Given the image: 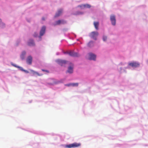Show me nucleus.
Masks as SVG:
<instances>
[{"instance_id": "30", "label": "nucleus", "mask_w": 148, "mask_h": 148, "mask_svg": "<svg viewBox=\"0 0 148 148\" xmlns=\"http://www.w3.org/2000/svg\"><path fill=\"white\" fill-rule=\"evenodd\" d=\"M147 63H148V61Z\"/></svg>"}, {"instance_id": "28", "label": "nucleus", "mask_w": 148, "mask_h": 148, "mask_svg": "<svg viewBox=\"0 0 148 148\" xmlns=\"http://www.w3.org/2000/svg\"><path fill=\"white\" fill-rule=\"evenodd\" d=\"M37 34H35V35H34V36H35V37H36V36H37Z\"/></svg>"}, {"instance_id": "18", "label": "nucleus", "mask_w": 148, "mask_h": 148, "mask_svg": "<svg viewBox=\"0 0 148 148\" xmlns=\"http://www.w3.org/2000/svg\"><path fill=\"white\" fill-rule=\"evenodd\" d=\"M5 26V24L2 22L1 20L0 19V27H3Z\"/></svg>"}, {"instance_id": "11", "label": "nucleus", "mask_w": 148, "mask_h": 148, "mask_svg": "<svg viewBox=\"0 0 148 148\" xmlns=\"http://www.w3.org/2000/svg\"><path fill=\"white\" fill-rule=\"evenodd\" d=\"M73 65H71V66L69 67L67 70V72L70 73H73Z\"/></svg>"}, {"instance_id": "12", "label": "nucleus", "mask_w": 148, "mask_h": 148, "mask_svg": "<svg viewBox=\"0 0 148 148\" xmlns=\"http://www.w3.org/2000/svg\"><path fill=\"white\" fill-rule=\"evenodd\" d=\"M62 9H59L58 11V12L56 13L55 17H56L60 16L62 14Z\"/></svg>"}, {"instance_id": "26", "label": "nucleus", "mask_w": 148, "mask_h": 148, "mask_svg": "<svg viewBox=\"0 0 148 148\" xmlns=\"http://www.w3.org/2000/svg\"><path fill=\"white\" fill-rule=\"evenodd\" d=\"M78 6L79 7H80V8H84L83 6V4H82L81 5H79Z\"/></svg>"}, {"instance_id": "7", "label": "nucleus", "mask_w": 148, "mask_h": 148, "mask_svg": "<svg viewBox=\"0 0 148 148\" xmlns=\"http://www.w3.org/2000/svg\"><path fill=\"white\" fill-rule=\"evenodd\" d=\"M69 55L73 57H77L78 56V54L73 51H70L69 53Z\"/></svg>"}, {"instance_id": "3", "label": "nucleus", "mask_w": 148, "mask_h": 148, "mask_svg": "<svg viewBox=\"0 0 148 148\" xmlns=\"http://www.w3.org/2000/svg\"><path fill=\"white\" fill-rule=\"evenodd\" d=\"M129 66L132 67L133 68H136L140 66V64L137 62H133L129 63L128 64Z\"/></svg>"}, {"instance_id": "22", "label": "nucleus", "mask_w": 148, "mask_h": 148, "mask_svg": "<svg viewBox=\"0 0 148 148\" xmlns=\"http://www.w3.org/2000/svg\"><path fill=\"white\" fill-rule=\"evenodd\" d=\"M107 39V37L105 36H103V41H106Z\"/></svg>"}, {"instance_id": "5", "label": "nucleus", "mask_w": 148, "mask_h": 148, "mask_svg": "<svg viewBox=\"0 0 148 148\" xmlns=\"http://www.w3.org/2000/svg\"><path fill=\"white\" fill-rule=\"evenodd\" d=\"M66 22L64 20H58L56 21L55 24H54V25H60L61 24H64L66 23Z\"/></svg>"}, {"instance_id": "24", "label": "nucleus", "mask_w": 148, "mask_h": 148, "mask_svg": "<svg viewBox=\"0 0 148 148\" xmlns=\"http://www.w3.org/2000/svg\"><path fill=\"white\" fill-rule=\"evenodd\" d=\"M65 86H71V83H70V84H66Z\"/></svg>"}, {"instance_id": "15", "label": "nucleus", "mask_w": 148, "mask_h": 148, "mask_svg": "<svg viewBox=\"0 0 148 148\" xmlns=\"http://www.w3.org/2000/svg\"><path fill=\"white\" fill-rule=\"evenodd\" d=\"M28 45L29 46H32L34 45V43L33 40H31L30 42L28 43Z\"/></svg>"}, {"instance_id": "16", "label": "nucleus", "mask_w": 148, "mask_h": 148, "mask_svg": "<svg viewBox=\"0 0 148 148\" xmlns=\"http://www.w3.org/2000/svg\"><path fill=\"white\" fill-rule=\"evenodd\" d=\"M83 5L84 8H90L91 7L90 5L88 4H83Z\"/></svg>"}, {"instance_id": "23", "label": "nucleus", "mask_w": 148, "mask_h": 148, "mask_svg": "<svg viewBox=\"0 0 148 148\" xmlns=\"http://www.w3.org/2000/svg\"><path fill=\"white\" fill-rule=\"evenodd\" d=\"M42 71H45V72H46L47 73H49V71H48V70H44V69H42Z\"/></svg>"}, {"instance_id": "20", "label": "nucleus", "mask_w": 148, "mask_h": 148, "mask_svg": "<svg viewBox=\"0 0 148 148\" xmlns=\"http://www.w3.org/2000/svg\"><path fill=\"white\" fill-rule=\"evenodd\" d=\"M25 52H23L22 53V55L21 56V57L22 59H24V57H23V55H25Z\"/></svg>"}, {"instance_id": "21", "label": "nucleus", "mask_w": 148, "mask_h": 148, "mask_svg": "<svg viewBox=\"0 0 148 148\" xmlns=\"http://www.w3.org/2000/svg\"><path fill=\"white\" fill-rule=\"evenodd\" d=\"M15 66V67H16L20 69L22 71H23L24 70L22 67H19V66Z\"/></svg>"}, {"instance_id": "27", "label": "nucleus", "mask_w": 148, "mask_h": 148, "mask_svg": "<svg viewBox=\"0 0 148 148\" xmlns=\"http://www.w3.org/2000/svg\"><path fill=\"white\" fill-rule=\"evenodd\" d=\"M69 51H66L64 52V53L65 54H69Z\"/></svg>"}, {"instance_id": "8", "label": "nucleus", "mask_w": 148, "mask_h": 148, "mask_svg": "<svg viewBox=\"0 0 148 148\" xmlns=\"http://www.w3.org/2000/svg\"><path fill=\"white\" fill-rule=\"evenodd\" d=\"M46 29V27L45 26H43L40 32V36H43L45 34Z\"/></svg>"}, {"instance_id": "29", "label": "nucleus", "mask_w": 148, "mask_h": 148, "mask_svg": "<svg viewBox=\"0 0 148 148\" xmlns=\"http://www.w3.org/2000/svg\"><path fill=\"white\" fill-rule=\"evenodd\" d=\"M42 20H45V18H44V17H43V18H42Z\"/></svg>"}, {"instance_id": "19", "label": "nucleus", "mask_w": 148, "mask_h": 148, "mask_svg": "<svg viewBox=\"0 0 148 148\" xmlns=\"http://www.w3.org/2000/svg\"><path fill=\"white\" fill-rule=\"evenodd\" d=\"M78 85V84L77 83H71V86H77Z\"/></svg>"}, {"instance_id": "9", "label": "nucleus", "mask_w": 148, "mask_h": 148, "mask_svg": "<svg viewBox=\"0 0 148 148\" xmlns=\"http://www.w3.org/2000/svg\"><path fill=\"white\" fill-rule=\"evenodd\" d=\"M89 59L90 60H95L96 56L95 54L90 53L89 54Z\"/></svg>"}, {"instance_id": "6", "label": "nucleus", "mask_w": 148, "mask_h": 148, "mask_svg": "<svg viewBox=\"0 0 148 148\" xmlns=\"http://www.w3.org/2000/svg\"><path fill=\"white\" fill-rule=\"evenodd\" d=\"M110 19L112 25H114L116 24V18L114 15H112L110 16Z\"/></svg>"}, {"instance_id": "13", "label": "nucleus", "mask_w": 148, "mask_h": 148, "mask_svg": "<svg viewBox=\"0 0 148 148\" xmlns=\"http://www.w3.org/2000/svg\"><path fill=\"white\" fill-rule=\"evenodd\" d=\"M30 71L31 73H32L33 74L35 75V74H37L39 76H40L42 74H40L38 73L35 71L32 70V69H30Z\"/></svg>"}, {"instance_id": "1", "label": "nucleus", "mask_w": 148, "mask_h": 148, "mask_svg": "<svg viewBox=\"0 0 148 148\" xmlns=\"http://www.w3.org/2000/svg\"><path fill=\"white\" fill-rule=\"evenodd\" d=\"M57 63L62 66H65L67 64H72V63L68 61L61 60H57Z\"/></svg>"}, {"instance_id": "17", "label": "nucleus", "mask_w": 148, "mask_h": 148, "mask_svg": "<svg viewBox=\"0 0 148 148\" xmlns=\"http://www.w3.org/2000/svg\"><path fill=\"white\" fill-rule=\"evenodd\" d=\"M88 47H90L93 45V42L92 41H90L88 44Z\"/></svg>"}, {"instance_id": "25", "label": "nucleus", "mask_w": 148, "mask_h": 148, "mask_svg": "<svg viewBox=\"0 0 148 148\" xmlns=\"http://www.w3.org/2000/svg\"><path fill=\"white\" fill-rule=\"evenodd\" d=\"M24 72H25L26 73H29V72L27 70H24L23 71Z\"/></svg>"}, {"instance_id": "2", "label": "nucleus", "mask_w": 148, "mask_h": 148, "mask_svg": "<svg viewBox=\"0 0 148 148\" xmlns=\"http://www.w3.org/2000/svg\"><path fill=\"white\" fill-rule=\"evenodd\" d=\"M80 145L81 144L80 143H75L71 144L66 145L65 146V147L67 148H71L78 147H79Z\"/></svg>"}, {"instance_id": "14", "label": "nucleus", "mask_w": 148, "mask_h": 148, "mask_svg": "<svg viewBox=\"0 0 148 148\" xmlns=\"http://www.w3.org/2000/svg\"><path fill=\"white\" fill-rule=\"evenodd\" d=\"M94 25L95 29H98V27L99 25V22H95L94 23Z\"/></svg>"}, {"instance_id": "4", "label": "nucleus", "mask_w": 148, "mask_h": 148, "mask_svg": "<svg viewBox=\"0 0 148 148\" xmlns=\"http://www.w3.org/2000/svg\"><path fill=\"white\" fill-rule=\"evenodd\" d=\"M98 33L96 32H93L90 34V36L91 38H93L95 40H96V37L98 36Z\"/></svg>"}, {"instance_id": "10", "label": "nucleus", "mask_w": 148, "mask_h": 148, "mask_svg": "<svg viewBox=\"0 0 148 148\" xmlns=\"http://www.w3.org/2000/svg\"><path fill=\"white\" fill-rule=\"evenodd\" d=\"M32 58L31 56H29L26 60V62L27 63L29 64H31L32 63Z\"/></svg>"}]
</instances>
